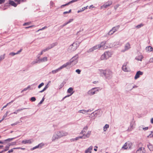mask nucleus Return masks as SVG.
Returning a JSON list of instances; mask_svg holds the SVG:
<instances>
[{
    "label": "nucleus",
    "mask_w": 153,
    "mask_h": 153,
    "mask_svg": "<svg viewBox=\"0 0 153 153\" xmlns=\"http://www.w3.org/2000/svg\"><path fill=\"white\" fill-rule=\"evenodd\" d=\"M108 44L106 43L102 42L100 44L96 45L93 48L90 49L89 52H92L94 50L98 49H106L109 47L107 46Z\"/></svg>",
    "instance_id": "1"
},
{
    "label": "nucleus",
    "mask_w": 153,
    "mask_h": 153,
    "mask_svg": "<svg viewBox=\"0 0 153 153\" xmlns=\"http://www.w3.org/2000/svg\"><path fill=\"white\" fill-rule=\"evenodd\" d=\"M101 74H103L104 76L107 78H109L112 76V72L109 70H102L100 71Z\"/></svg>",
    "instance_id": "2"
},
{
    "label": "nucleus",
    "mask_w": 153,
    "mask_h": 153,
    "mask_svg": "<svg viewBox=\"0 0 153 153\" xmlns=\"http://www.w3.org/2000/svg\"><path fill=\"white\" fill-rule=\"evenodd\" d=\"M80 43L79 42H74L69 47L68 49L69 51H74L78 47Z\"/></svg>",
    "instance_id": "3"
},
{
    "label": "nucleus",
    "mask_w": 153,
    "mask_h": 153,
    "mask_svg": "<svg viewBox=\"0 0 153 153\" xmlns=\"http://www.w3.org/2000/svg\"><path fill=\"white\" fill-rule=\"evenodd\" d=\"M78 55H76L75 56L73 57L70 60L69 62L71 63V65L72 64V65H74L76 64L78 61Z\"/></svg>",
    "instance_id": "4"
},
{
    "label": "nucleus",
    "mask_w": 153,
    "mask_h": 153,
    "mask_svg": "<svg viewBox=\"0 0 153 153\" xmlns=\"http://www.w3.org/2000/svg\"><path fill=\"white\" fill-rule=\"evenodd\" d=\"M120 27L119 25L113 27L112 29L108 32V35H112L115 33Z\"/></svg>",
    "instance_id": "5"
},
{
    "label": "nucleus",
    "mask_w": 153,
    "mask_h": 153,
    "mask_svg": "<svg viewBox=\"0 0 153 153\" xmlns=\"http://www.w3.org/2000/svg\"><path fill=\"white\" fill-rule=\"evenodd\" d=\"M132 146V143L129 142L126 143L122 147V149H127L130 148Z\"/></svg>",
    "instance_id": "6"
},
{
    "label": "nucleus",
    "mask_w": 153,
    "mask_h": 153,
    "mask_svg": "<svg viewBox=\"0 0 153 153\" xmlns=\"http://www.w3.org/2000/svg\"><path fill=\"white\" fill-rule=\"evenodd\" d=\"M68 133L65 131H59L58 133V135L59 137L65 136L67 135Z\"/></svg>",
    "instance_id": "7"
},
{
    "label": "nucleus",
    "mask_w": 153,
    "mask_h": 153,
    "mask_svg": "<svg viewBox=\"0 0 153 153\" xmlns=\"http://www.w3.org/2000/svg\"><path fill=\"white\" fill-rule=\"evenodd\" d=\"M112 2L111 1H108L106 3L104 4L103 6L101 7V8L104 7L105 8H107V7L110 6L112 4Z\"/></svg>",
    "instance_id": "8"
},
{
    "label": "nucleus",
    "mask_w": 153,
    "mask_h": 153,
    "mask_svg": "<svg viewBox=\"0 0 153 153\" xmlns=\"http://www.w3.org/2000/svg\"><path fill=\"white\" fill-rule=\"evenodd\" d=\"M143 74V72L140 71H138L134 77L135 79H136L139 77L140 75H142Z\"/></svg>",
    "instance_id": "9"
},
{
    "label": "nucleus",
    "mask_w": 153,
    "mask_h": 153,
    "mask_svg": "<svg viewBox=\"0 0 153 153\" xmlns=\"http://www.w3.org/2000/svg\"><path fill=\"white\" fill-rule=\"evenodd\" d=\"M127 63H124L122 67V69L123 71L126 72H128L130 71V69L129 68L126 67Z\"/></svg>",
    "instance_id": "10"
},
{
    "label": "nucleus",
    "mask_w": 153,
    "mask_h": 153,
    "mask_svg": "<svg viewBox=\"0 0 153 153\" xmlns=\"http://www.w3.org/2000/svg\"><path fill=\"white\" fill-rule=\"evenodd\" d=\"M145 150L144 147L140 148L137 151V153H145Z\"/></svg>",
    "instance_id": "11"
},
{
    "label": "nucleus",
    "mask_w": 153,
    "mask_h": 153,
    "mask_svg": "<svg viewBox=\"0 0 153 153\" xmlns=\"http://www.w3.org/2000/svg\"><path fill=\"white\" fill-rule=\"evenodd\" d=\"M104 54L107 59L111 56V54L109 51L105 52L104 53Z\"/></svg>",
    "instance_id": "12"
},
{
    "label": "nucleus",
    "mask_w": 153,
    "mask_h": 153,
    "mask_svg": "<svg viewBox=\"0 0 153 153\" xmlns=\"http://www.w3.org/2000/svg\"><path fill=\"white\" fill-rule=\"evenodd\" d=\"M94 89L95 88H94L89 90L88 92V94L91 95L94 94L96 92V91H95Z\"/></svg>",
    "instance_id": "13"
},
{
    "label": "nucleus",
    "mask_w": 153,
    "mask_h": 153,
    "mask_svg": "<svg viewBox=\"0 0 153 153\" xmlns=\"http://www.w3.org/2000/svg\"><path fill=\"white\" fill-rule=\"evenodd\" d=\"M71 65V63L69 62H67L66 63L62 65L61 66L60 68H59V69L60 70H61L63 68H64L65 67H66L67 66L69 65Z\"/></svg>",
    "instance_id": "14"
},
{
    "label": "nucleus",
    "mask_w": 153,
    "mask_h": 153,
    "mask_svg": "<svg viewBox=\"0 0 153 153\" xmlns=\"http://www.w3.org/2000/svg\"><path fill=\"white\" fill-rule=\"evenodd\" d=\"M73 88H70L67 91L68 93H70V94L69 95H68L67 96H66L65 97H69L72 94H73L74 93V92H73Z\"/></svg>",
    "instance_id": "15"
},
{
    "label": "nucleus",
    "mask_w": 153,
    "mask_h": 153,
    "mask_svg": "<svg viewBox=\"0 0 153 153\" xmlns=\"http://www.w3.org/2000/svg\"><path fill=\"white\" fill-rule=\"evenodd\" d=\"M32 141L31 140H23L22 141V143L26 144L27 143L30 144L32 143Z\"/></svg>",
    "instance_id": "16"
},
{
    "label": "nucleus",
    "mask_w": 153,
    "mask_h": 153,
    "mask_svg": "<svg viewBox=\"0 0 153 153\" xmlns=\"http://www.w3.org/2000/svg\"><path fill=\"white\" fill-rule=\"evenodd\" d=\"M84 131H85L84 130H82V133L83 134V137H85H85H89L90 135V132L88 131L87 134L85 135V134L84 133Z\"/></svg>",
    "instance_id": "17"
},
{
    "label": "nucleus",
    "mask_w": 153,
    "mask_h": 153,
    "mask_svg": "<svg viewBox=\"0 0 153 153\" xmlns=\"http://www.w3.org/2000/svg\"><path fill=\"white\" fill-rule=\"evenodd\" d=\"M9 3L12 6L14 7H16L17 6V4H16L14 1H10Z\"/></svg>",
    "instance_id": "18"
},
{
    "label": "nucleus",
    "mask_w": 153,
    "mask_h": 153,
    "mask_svg": "<svg viewBox=\"0 0 153 153\" xmlns=\"http://www.w3.org/2000/svg\"><path fill=\"white\" fill-rule=\"evenodd\" d=\"M93 147L92 146H90L88 149H87L85 151V153H88V152L91 153V151L92 150Z\"/></svg>",
    "instance_id": "19"
},
{
    "label": "nucleus",
    "mask_w": 153,
    "mask_h": 153,
    "mask_svg": "<svg viewBox=\"0 0 153 153\" xmlns=\"http://www.w3.org/2000/svg\"><path fill=\"white\" fill-rule=\"evenodd\" d=\"M47 57H43V58L40 59L39 61V62H46L47 61Z\"/></svg>",
    "instance_id": "20"
},
{
    "label": "nucleus",
    "mask_w": 153,
    "mask_h": 153,
    "mask_svg": "<svg viewBox=\"0 0 153 153\" xmlns=\"http://www.w3.org/2000/svg\"><path fill=\"white\" fill-rule=\"evenodd\" d=\"M146 50L149 52H151L153 51V48L150 46H149L146 48Z\"/></svg>",
    "instance_id": "21"
},
{
    "label": "nucleus",
    "mask_w": 153,
    "mask_h": 153,
    "mask_svg": "<svg viewBox=\"0 0 153 153\" xmlns=\"http://www.w3.org/2000/svg\"><path fill=\"white\" fill-rule=\"evenodd\" d=\"M147 146L150 151H153V146L151 144L148 145Z\"/></svg>",
    "instance_id": "22"
},
{
    "label": "nucleus",
    "mask_w": 153,
    "mask_h": 153,
    "mask_svg": "<svg viewBox=\"0 0 153 153\" xmlns=\"http://www.w3.org/2000/svg\"><path fill=\"white\" fill-rule=\"evenodd\" d=\"M130 48V45L128 43H127L125 46V50H127Z\"/></svg>",
    "instance_id": "23"
},
{
    "label": "nucleus",
    "mask_w": 153,
    "mask_h": 153,
    "mask_svg": "<svg viewBox=\"0 0 153 153\" xmlns=\"http://www.w3.org/2000/svg\"><path fill=\"white\" fill-rule=\"evenodd\" d=\"M57 43L56 42H55L54 43H53L51 44L50 46H49L50 49H51L55 46L57 45Z\"/></svg>",
    "instance_id": "24"
},
{
    "label": "nucleus",
    "mask_w": 153,
    "mask_h": 153,
    "mask_svg": "<svg viewBox=\"0 0 153 153\" xmlns=\"http://www.w3.org/2000/svg\"><path fill=\"white\" fill-rule=\"evenodd\" d=\"M109 127V125L108 124H106L103 127V130L105 131Z\"/></svg>",
    "instance_id": "25"
},
{
    "label": "nucleus",
    "mask_w": 153,
    "mask_h": 153,
    "mask_svg": "<svg viewBox=\"0 0 153 153\" xmlns=\"http://www.w3.org/2000/svg\"><path fill=\"white\" fill-rule=\"evenodd\" d=\"M100 59L101 60H106L107 59L104 53L101 56Z\"/></svg>",
    "instance_id": "26"
},
{
    "label": "nucleus",
    "mask_w": 153,
    "mask_h": 153,
    "mask_svg": "<svg viewBox=\"0 0 153 153\" xmlns=\"http://www.w3.org/2000/svg\"><path fill=\"white\" fill-rule=\"evenodd\" d=\"M14 101V100H12L11 102H9V103L7 104L4 105V106L1 109V110H2L4 108H5L7 107V106L11 104V103L13 102Z\"/></svg>",
    "instance_id": "27"
},
{
    "label": "nucleus",
    "mask_w": 153,
    "mask_h": 153,
    "mask_svg": "<svg viewBox=\"0 0 153 153\" xmlns=\"http://www.w3.org/2000/svg\"><path fill=\"white\" fill-rule=\"evenodd\" d=\"M9 147L10 145H8L6 146V147H5V148L4 149V150L2 151V152L7 151L9 149Z\"/></svg>",
    "instance_id": "28"
},
{
    "label": "nucleus",
    "mask_w": 153,
    "mask_h": 153,
    "mask_svg": "<svg viewBox=\"0 0 153 153\" xmlns=\"http://www.w3.org/2000/svg\"><path fill=\"white\" fill-rule=\"evenodd\" d=\"M14 1L17 3V4H19L21 2H23L24 1V0H14Z\"/></svg>",
    "instance_id": "29"
},
{
    "label": "nucleus",
    "mask_w": 153,
    "mask_h": 153,
    "mask_svg": "<svg viewBox=\"0 0 153 153\" xmlns=\"http://www.w3.org/2000/svg\"><path fill=\"white\" fill-rule=\"evenodd\" d=\"M60 70L59 69V68H58L56 70L52 71V73L53 74H55V73H56L57 72L59 71Z\"/></svg>",
    "instance_id": "30"
},
{
    "label": "nucleus",
    "mask_w": 153,
    "mask_h": 153,
    "mask_svg": "<svg viewBox=\"0 0 153 153\" xmlns=\"http://www.w3.org/2000/svg\"><path fill=\"white\" fill-rule=\"evenodd\" d=\"M79 138L85 139V137H83V136H79V137H76V138H75V139H74V140H73V141L74 140H79Z\"/></svg>",
    "instance_id": "31"
},
{
    "label": "nucleus",
    "mask_w": 153,
    "mask_h": 153,
    "mask_svg": "<svg viewBox=\"0 0 153 153\" xmlns=\"http://www.w3.org/2000/svg\"><path fill=\"white\" fill-rule=\"evenodd\" d=\"M88 111H87L85 110H83L79 111V112L80 113H82L83 114H84Z\"/></svg>",
    "instance_id": "32"
},
{
    "label": "nucleus",
    "mask_w": 153,
    "mask_h": 153,
    "mask_svg": "<svg viewBox=\"0 0 153 153\" xmlns=\"http://www.w3.org/2000/svg\"><path fill=\"white\" fill-rule=\"evenodd\" d=\"M73 20V19H70L68 21V22H67L65 24H64V26L69 24V23L71 22H72Z\"/></svg>",
    "instance_id": "33"
},
{
    "label": "nucleus",
    "mask_w": 153,
    "mask_h": 153,
    "mask_svg": "<svg viewBox=\"0 0 153 153\" xmlns=\"http://www.w3.org/2000/svg\"><path fill=\"white\" fill-rule=\"evenodd\" d=\"M44 144L43 143H41L38 145V146L39 147H40L41 148H42L44 146Z\"/></svg>",
    "instance_id": "34"
},
{
    "label": "nucleus",
    "mask_w": 153,
    "mask_h": 153,
    "mask_svg": "<svg viewBox=\"0 0 153 153\" xmlns=\"http://www.w3.org/2000/svg\"><path fill=\"white\" fill-rule=\"evenodd\" d=\"M143 24H141L140 25H137L136 26V27L137 28H139L141 27H142L143 26Z\"/></svg>",
    "instance_id": "35"
},
{
    "label": "nucleus",
    "mask_w": 153,
    "mask_h": 153,
    "mask_svg": "<svg viewBox=\"0 0 153 153\" xmlns=\"http://www.w3.org/2000/svg\"><path fill=\"white\" fill-rule=\"evenodd\" d=\"M36 100V98L34 97H32L30 99V100L32 102L35 101Z\"/></svg>",
    "instance_id": "36"
},
{
    "label": "nucleus",
    "mask_w": 153,
    "mask_h": 153,
    "mask_svg": "<svg viewBox=\"0 0 153 153\" xmlns=\"http://www.w3.org/2000/svg\"><path fill=\"white\" fill-rule=\"evenodd\" d=\"M50 48L49 47V46L47 48H46L45 49L43 50V51H44L45 52L49 50V49H50Z\"/></svg>",
    "instance_id": "37"
},
{
    "label": "nucleus",
    "mask_w": 153,
    "mask_h": 153,
    "mask_svg": "<svg viewBox=\"0 0 153 153\" xmlns=\"http://www.w3.org/2000/svg\"><path fill=\"white\" fill-rule=\"evenodd\" d=\"M17 149V148H14L13 149H11L10 150L8 151V153H10V152H12L13 151V149Z\"/></svg>",
    "instance_id": "38"
},
{
    "label": "nucleus",
    "mask_w": 153,
    "mask_h": 153,
    "mask_svg": "<svg viewBox=\"0 0 153 153\" xmlns=\"http://www.w3.org/2000/svg\"><path fill=\"white\" fill-rule=\"evenodd\" d=\"M44 85V83L43 82H42L38 86V88H40L41 87L43 86Z\"/></svg>",
    "instance_id": "39"
},
{
    "label": "nucleus",
    "mask_w": 153,
    "mask_h": 153,
    "mask_svg": "<svg viewBox=\"0 0 153 153\" xmlns=\"http://www.w3.org/2000/svg\"><path fill=\"white\" fill-rule=\"evenodd\" d=\"M64 85V84L63 83H61L60 85L59 86V88L60 89L62 88Z\"/></svg>",
    "instance_id": "40"
},
{
    "label": "nucleus",
    "mask_w": 153,
    "mask_h": 153,
    "mask_svg": "<svg viewBox=\"0 0 153 153\" xmlns=\"http://www.w3.org/2000/svg\"><path fill=\"white\" fill-rule=\"evenodd\" d=\"M76 72H77L78 74H79L80 73L81 71L80 70L78 69L76 70Z\"/></svg>",
    "instance_id": "41"
},
{
    "label": "nucleus",
    "mask_w": 153,
    "mask_h": 153,
    "mask_svg": "<svg viewBox=\"0 0 153 153\" xmlns=\"http://www.w3.org/2000/svg\"><path fill=\"white\" fill-rule=\"evenodd\" d=\"M71 10H70L68 11H65L64 12L63 14H65L71 13Z\"/></svg>",
    "instance_id": "42"
},
{
    "label": "nucleus",
    "mask_w": 153,
    "mask_h": 153,
    "mask_svg": "<svg viewBox=\"0 0 153 153\" xmlns=\"http://www.w3.org/2000/svg\"><path fill=\"white\" fill-rule=\"evenodd\" d=\"M77 1V0H72V1H71L68 2V3H69V4L71 3H73V2H76V1Z\"/></svg>",
    "instance_id": "43"
},
{
    "label": "nucleus",
    "mask_w": 153,
    "mask_h": 153,
    "mask_svg": "<svg viewBox=\"0 0 153 153\" xmlns=\"http://www.w3.org/2000/svg\"><path fill=\"white\" fill-rule=\"evenodd\" d=\"M23 109H20V110H17L16 111H15V112H13V113L14 114H17V113L19 111H20L21 110H22Z\"/></svg>",
    "instance_id": "44"
},
{
    "label": "nucleus",
    "mask_w": 153,
    "mask_h": 153,
    "mask_svg": "<svg viewBox=\"0 0 153 153\" xmlns=\"http://www.w3.org/2000/svg\"><path fill=\"white\" fill-rule=\"evenodd\" d=\"M19 123L18 122H15V123H13V124H11V125L12 126H15V125H17Z\"/></svg>",
    "instance_id": "45"
},
{
    "label": "nucleus",
    "mask_w": 153,
    "mask_h": 153,
    "mask_svg": "<svg viewBox=\"0 0 153 153\" xmlns=\"http://www.w3.org/2000/svg\"><path fill=\"white\" fill-rule=\"evenodd\" d=\"M30 23V22H28L25 23L23 24V25L24 26H25V25H29Z\"/></svg>",
    "instance_id": "46"
},
{
    "label": "nucleus",
    "mask_w": 153,
    "mask_h": 153,
    "mask_svg": "<svg viewBox=\"0 0 153 153\" xmlns=\"http://www.w3.org/2000/svg\"><path fill=\"white\" fill-rule=\"evenodd\" d=\"M88 6H87L86 7H84L83 8H82V11H84L85 9H87V7H88Z\"/></svg>",
    "instance_id": "47"
},
{
    "label": "nucleus",
    "mask_w": 153,
    "mask_h": 153,
    "mask_svg": "<svg viewBox=\"0 0 153 153\" xmlns=\"http://www.w3.org/2000/svg\"><path fill=\"white\" fill-rule=\"evenodd\" d=\"M47 28V26H45V27H42V29H39V30H43L44 29H46V28Z\"/></svg>",
    "instance_id": "48"
},
{
    "label": "nucleus",
    "mask_w": 153,
    "mask_h": 153,
    "mask_svg": "<svg viewBox=\"0 0 153 153\" xmlns=\"http://www.w3.org/2000/svg\"><path fill=\"white\" fill-rule=\"evenodd\" d=\"M5 1V0H0V4L4 3Z\"/></svg>",
    "instance_id": "49"
},
{
    "label": "nucleus",
    "mask_w": 153,
    "mask_h": 153,
    "mask_svg": "<svg viewBox=\"0 0 153 153\" xmlns=\"http://www.w3.org/2000/svg\"><path fill=\"white\" fill-rule=\"evenodd\" d=\"M119 4H117L116 6H115L114 7V9L116 10L119 6Z\"/></svg>",
    "instance_id": "50"
},
{
    "label": "nucleus",
    "mask_w": 153,
    "mask_h": 153,
    "mask_svg": "<svg viewBox=\"0 0 153 153\" xmlns=\"http://www.w3.org/2000/svg\"><path fill=\"white\" fill-rule=\"evenodd\" d=\"M69 4V3H68L65 4H64V5H62L61 6V7H64V6H66L67 5H68Z\"/></svg>",
    "instance_id": "51"
},
{
    "label": "nucleus",
    "mask_w": 153,
    "mask_h": 153,
    "mask_svg": "<svg viewBox=\"0 0 153 153\" xmlns=\"http://www.w3.org/2000/svg\"><path fill=\"white\" fill-rule=\"evenodd\" d=\"M38 146V145L37 146L35 147H34L32 148V150H34V149H35L37 148H38L39 147Z\"/></svg>",
    "instance_id": "52"
},
{
    "label": "nucleus",
    "mask_w": 153,
    "mask_h": 153,
    "mask_svg": "<svg viewBox=\"0 0 153 153\" xmlns=\"http://www.w3.org/2000/svg\"><path fill=\"white\" fill-rule=\"evenodd\" d=\"M149 62H153V57L150 59Z\"/></svg>",
    "instance_id": "53"
},
{
    "label": "nucleus",
    "mask_w": 153,
    "mask_h": 153,
    "mask_svg": "<svg viewBox=\"0 0 153 153\" xmlns=\"http://www.w3.org/2000/svg\"><path fill=\"white\" fill-rule=\"evenodd\" d=\"M16 54H16V53H11L10 54V55H11L12 56H14Z\"/></svg>",
    "instance_id": "54"
},
{
    "label": "nucleus",
    "mask_w": 153,
    "mask_h": 153,
    "mask_svg": "<svg viewBox=\"0 0 153 153\" xmlns=\"http://www.w3.org/2000/svg\"><path fill=\"white\" fill-rule=\"evenodd\" d=\"M22 51V49H20V50L19 51H18L16 53V54H18L19 53H20V52H21Z\"/></svg>",
    "instance_id": "55"
},
{
    "label": "nucleus",
    "mask_w": 153,
    "mask_h": 153,
    "mask_svg": "<svg viewBox=\"0 0 153 153\" xmlns=\"http://www.w3.org/2000/svg\"><path fill=\"white\" fill-rule=\"evenodd\" d=\"M148 129V127H145V128H143V130H147Z\"/></svg>",
    "instance_id": "56"
},
{
    "label": "nucleus",
    "mask_w": 153,
    "mask_h": 153,
    "mask_svg": "<svg viewBox=\"0 0 153 153\" xmlns=\"http://www.w3.org/2000/svg\"><path fill=\"white\" fill-rule=\"evenodd\" d=\"M48 88V86L47 85H46L45 88H43V89L45 91Z\"/></svg>",
    "instance_id": "57"
},
{
    "label": "nucleus",
    "mask_w": 153,
    "mask_h": 153,
    "mask_svg": "<svg viewBox=\"0 0 153 153\" xmlns=\"http://www.w3.org/2000/svg\"><path fill=\"white\" fill-rule=\"evenodd\" d=\"M4 59V56H0V61L3 59Z\"/></svg>",
    "instance_id": "58"
},
{
    "label": "nucleus",
    "mask_w": 153,
    "mask_h": 153,
    "mask_svg": "<svg viewBox=\"0 0 153 153\" xmlns=\"http://www.w3.org/2000/svg\"><path fill=\"white\" fill-rule=\"evenodd\" d=\"M94 7L93 6V5H91L89 7V9H90L91 8H94Z\"/></svg>",
    "instance_id": "59"
},
{
    "label": "nucleus",
    "mask_w": 153,
    "mask_h": 153,
    "mask_svg": "<svg viewBox=\"0 0 153 153\" xmlns=\"http://www.w3.org/2000/svg\"><path fill=\"white\" fill-rule=\"evenodd\" d=\"M151 122L152 123H153V118H152L151 120Z\"/></svg>",
    "instance_id": "60"
},
{
    "label": "nucleus",
    "mask_w": 153,
    "mask_h": 153,
    "mask_svg": "<svg viewBox=\"0 0 153 153\" xmlns=\"http://www.w3.org/2000/svg\"><path fill=\"white\" fill-rule=\"evenodd\" d=\"M44 52H45L44 51H43V50H42L41 51V52L40 53V55H42L43 54V53Z\"/></svg>",
    "instance_id": "61"
},
{
    "label": "nucleus",
    "mask_w": 153,
    "mask_h": 153,
    "mask_svg": "<svg viewBox=\"0 0 153 153\" xmlns=\"http://www.w3.org/2000/svg\"><path fill=\"white\" fill-rule=\"evenodd\" d=\"M33 26H29V27H25V28H29L31 27H32Z\"/></svg>",
    "instance_id": "62"
},
{
    "label": "nucleus",
    "mask_w": 153,
    "mask_h": 153,
    "mask_svg": "<svg viewBox=\"0 0 153 153\" xmlns=\"http://www.w3.org/2000/svg\"><path fill=\"white\" fill-rule=\"evenodd\" d=\"M45 91V90L44 89H43L42 90L40 91L39 92L42 93V92H43V91Z\"/></svg>",
    "instance_id": "63"
},
{
    "label": "nucleus",
    "mask_w": 153,
    "mask_h": 153,
    "mask_svg": "<svg viewBox=\"0 0 153 153\" xmlns=\"http://www.w3.org/2000/svg\"><path fill=\"white\" fill-rule=\"evenodd\" d=\"M44 101V100L43 99H42L40 102V103H41L42 102Z\"/></svg>",
    "instance_id": "64"
}]
</instances>
